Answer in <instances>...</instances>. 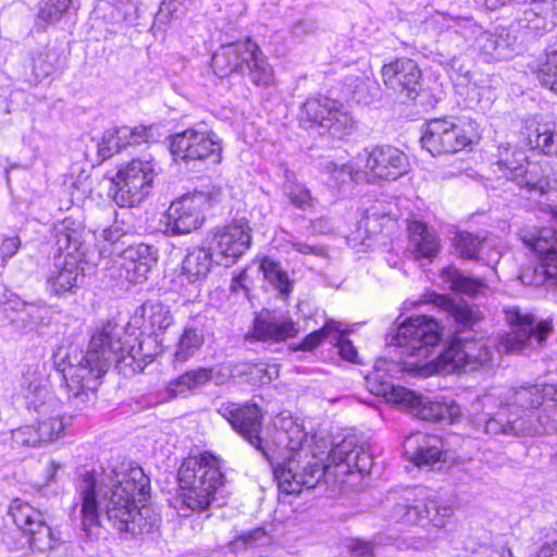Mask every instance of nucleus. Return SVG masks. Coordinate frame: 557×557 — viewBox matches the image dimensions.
<instances>
[{
    "mask_svg": "<svg viewBox=\"0 0 557 557\" xmlns=\"http://www.w3.org/2000/svg\"><path fill=\"white\" fill-rule=\"evenodd\" d=\"M77 488L82 498V525L86 533L92 527L101 525V518L131 536L149 534L159 528V513L143 504L149 496L150 486L141 469L116 474L108 483H98L92 472H86Z\"/></svg>",
    "mask_w": 557,
    "mask_h": 557,
    "instance_id": "1",
    "label": "nucleus"
},
{
    "mask_svg": "<svg viewBox=\"0 0 557 557\" xmlns=\"http://www.w3.org/2000/svg\"><path fill=\"white\" fill-rule=\"evenodd\" d=\"M508 404L503 406L498 398L486 393L471 403V422L478 431L494 437H534L556 431L555 420L548 416L529 412L518 414L510 410L537 408L545 401L557 405V385H523L509 392Z\"/></svg>",
    "mask_w": 557,
    "mask_h": 557,
    "instance_id": "2",
    "label": "nucleus"
},
{
    "mask_svg": "<svg viewBox=\"0 0 557 557\" xmlns=\"http://www.w3.org/2000/svg\"><path fill=\"white\" fill-rule=\"evenodd\" d=\"M122 334L123 326L108 321L92 335L86 352L69 356L63 375L71 393L69 399L74 408L83 410L92 405L101 377L109 367L124 361Z\"/></svg>",
    "mask_w": 557,
    "mask_h": 557,
    "instance_id": "3",
    "label": "nucleus"
},
{
    "mask_svg": "<svg viewBox=\"0 0 557 557\" xmlns=\"http://www.w3.org/2000/svg\"><path fill=\"white\" fill-rule=\"evenodd\" d=\"M428 301L456 322L455 335L440 356L442 362L449 368L448 371H474L492 361L493 352L486 342L470 334L482 320L481 312L474 306L440 294H431Z\"/></svg>",
    "mask_w": 557,
    "mask_h": 557,
    "instance_id": "4",
    "label": "nucleus"
},
{
    "mask_svg": "<svg viewBox=\"0 0 557 557\" xmlns=\"http://www.w3.org/2000/svg\"><path fill=\"white\" fill-rule=\"evenodd\" d=\"M211 67L220 77H226L234 72L248 76L250 82L259 87L274 85V74L267 57L259 46L246 39L221 46L212 55Z\"/></svg>",
    "mask_w": 557,
    "mask_h": 557,
    "instance_id": "5",
    "label": "nucleus"
},
{
    "mask_svg": "<svg viewBox=\"0 0 557 557\" xmlns=\"http://www.w3.org/2000/svg\"><path fill=\"white\" fill-rule=\"evenodd\" d=\"M184 503L193 510L209 507L215 491L223 484L220 460L208 453L186 459L178 470Z\"/></svg>",
    "mask_w": 557,
    "mask_h": 557,
    "instance_id": "6",
    "label": "nucleus"
},
{
    "mask_svg": "<svg viewBox=\"0 0 557 557\" xmlns=\"http://www.w3.org/2000/svg\"><path fill=\"white\" fill-rule=\"evenodd\" d=\"M437 321L425 315H417L401 323L393 338L404 358H414L411 364H419L431 357L441 341Z\"/></svg>",
    "mask_w": 557,
    "mask_h": 557,
    "instance_id": "7",
    "label": "nucleus"
},
{
    "mask_svg": "<svg viewBox=\"0 0 557 557\" xmlns=\"http://www.w3.org/2000/svg\"><path fill=\"white\" fill-rule=\"evenodd\" d=\"M326 466L311 449H300L274 469L278 488L285 494H299L313 488L325 474Z\"/></svg>",
    "mask_w": 557,
    "mask_h": 557,
    "instance_id": "8",
    "label": "nucleus"
},
{
    "mask_svg": "<svg viewBox=\"0 0 557 557\" xmlns=\"http://www.w3.org/2000/svg\"><path fill=\"white\" fill-rule=\"evenodd\" d=\"M505 313L511 327L499 341V348L505 352L520 354L542 347L553 332L550 322H536L533 315L521 314L516 308L508 309Z\"/></svg>",
    "mask_w": 557,
    "mask_h": 557,
    "instance_id": "9",
    "label": "nucleus"
},
{
    "mask_svg": "<svg viewBox=\"0 0 557 557\" xmlns=\"http://www.w3.org/2000/svg\"><path fill=\"white\" fill-rule=\"evenodd\" d=\"M367 383L372 394L384 397L388 403L398 405L423 420L443 421L446 419V405L430 401L406 387L383 381L379 373L369 375Z\"/></svg>",
    "mask_w": 557,
    "mask_h": 557,
    "instance_id": "10",
    "label": "nucleus"
},
{
    "mask_svg": "<svg viewBox=\"0 0 557 557\" xmlns=\"http://www.w3.org/2000/svg\"><path fill=\"white\" fill-rule=\"evenodd\" d=\"M9 515L32 549L48 553L47 557H52L51 553L61 545V541L46 523L40 510L27 502L15 498L10 504Z\"/></svg>",
    "mask_w": 557,
    "mask_h": 557,
    "instance_id": "11",
    "label": "nucleus"
},
{
    "mask_svg": "<svg viewBox=\"0 0 557 557\" xmlns=\"http://www.w3.org/2000/svg\"><path fill=\"white\" fill-rule=\"evenodd\" d=\"M153 165L148 160L134 159L120 169L113 178L116 190L113 200L119 207L138 206L149 194L153 182Z\"/></svg>",
    "mask_w": 557,
    "mask_h": 557,
    "instance_id": "12",
    "label": "nucleus"
},
{
    "mask_svg": "<svg viewBox=\"0 0 557 557\" xmlns=\"http://www.w3.org/2000/svg\"><path fill=\"white\" fill-rule=\"evenodd\" d=\"M472 143L457 119H433L426 123L421 144L432 156L456 153Z\"/></svg>",
    "mask_w": 557,
    "mask_h": 557,
    "instance_id": "13",
    "label": "nucleus"
},
{
    "mask_svg": "<svg viewBox=\"0 0 557 557\" xmlns=\"http://www.w3.org/2000/svg\"><path fill=\"white\" fill-rule=\"evenodd\" d=\"M218 411L236 432L259 450L268 461L272 462L273 449L260 436L263 416L257 405L240 406L228 403L222 404Z\"/></svg>",
    "mask_w": 557,
    "mask_h": 557,
    "instance_id": "14",
    "label": "nucleus"
},
{
    "mask_svg": "<svg viewBox=\"0 0 557 557\" xmlns=\"http://www.w3.org/2000/svg\"><path fill=\"white\" fill-rule=\"evenodd\" d=\"M211 206V197L203 191L186 194L171 203L168 209L166 232L171 235H186L198 230L203 212Z\"/></svg>",
    "mask_w": 557,
    "mask_h": 557,
    "instance_id": "15",
    "label": "nucleus"
},
{
    "mask_svg": "<svg viewBox=\"0 0 557 557\" xmlns=\"http://www.w3.org/2000/svg\"><path fill=\"white\" fill-rule=\"evenodd\" d=\"M302 112L333 138L344 139L356 128L350 114L335 100L326 97L308 99L302 106Z\"/></svg>",
    "mask_w": 557,
    "mask_h": 557,
    "instance_id": "16",
    "label": "nucleus"
},
{
    "mask_svg": "<svg viewBox=\"0 0 557 557\" xmlns=\"http://www.w3.org/2000/svg\"><path fill=\"white\" fill-rule=\"evenodd\" d=\"M171 152L176 159L186 163L210 158L213 163H220L222 159L221 140L212 131L200 132L187 128L174 135L171 141Z\"/></svg>",
    "mask_w": 557,
    "mask_h": 557,
    "instance_id": "17",
    "label": "nucleus"
},
{
    "mask_svg": "<svg viewBox=\"0 0 557 557\" xmlns=\"http://www.w3.org/2000/svg\"><path fill=\"white\" fill-rule=\"evenodd\" d=\"M381 75L386 89L398 96L401 101L412 100L418 96L422 73L412 59L401 58L385 64Z\"/></svg>",
    "mask_w": 557,
    "mask_h": 557,
    "instance_id": "18",
    "label": "nucleus"
},
{
    "mask_svg": "<svg viewBox=\"0 0 557 557\" xmlns=\"http://www.w3.org/2000/svg\"><path fill=\"white\" fill-rule=\"evenodd\" d=\"M451 513L453 510L450 507L440 506L434 499L421 498L414 499L412 504H396L393 508L391 519L396 522L416 524L423 528L430 524L435 528H443Z\"/></svg>",
    "mask_w": 557,
    "mask_h": 557,
    "instance_id": "19",
    "label": "nucleus"
},
{
    "mask_svg": "<svg viewBox=\"0 0 557 557\" xmlns=\"http://www.w3.org/2000/svg\"><path fill=\"white\" fill-rule=\"evenodd\" d=\"M498 171L520 187L535 189L541 184V176L536 164L528 161L523 149L512 147L509 144L498 148Z\"/></svg>",
    "mask_w": 557,
    "mask_h": 557,
    "instance_id": "20",
    "label": "nucleus"
},
{
    "mask_svg": "<svg viewBox=\"0 0 557 557\" xmlns=\"http://www.w3.org/2000/svg\"><path fill=\"white\" fill-rule=\"evenodd\" d=\"M48 391L45 386L36 385L26 396L29 408L38 413L37 426L41 433L44 443L55 441L64 431L67 422L65 417L55 412L53 399L47 401Z\"/></svg>",
    "mask_w": 557,
    "mask_h": 557,
    "instance_id": "21",
    "label": "nucleus"
},
{
    "mask_svg": "<svg viewBox=\"0 0 557 557\" xmlns=\"http://www.w3.org/2000/svg\"><path fill=\"white\" fill-rule=\"evenodd\" d=\"M213 240L215 250L221 256L225 265L233 264L251 244V228L244 220L216 228Z\"/></svg>",
    "mask_w": 557,
    "mask_h": 557,
    "instance_id": "22",
    "label": "nucleus"
},
{
    "mask_svg": "<svg viewBox=\"0 0 557 557\" xmlns=\"http://www.w3.org/2000/svg\"><path fill=\"white\" fill-rule=\"evenodd\" d=\"M366 169L377 178L395 181L409 170L407 156L393 146H376L368 152Z\"/></svg>",
    "mask_w": 557,
    "mask_h": 557,
    "instance_id": "23",
    "label": "nucleus"
},
{
    "mask_svg": "<svg viewBox=\"0 0 557 557\" xmlns=\"http://www.w3.org/2000/svg\"><path fill=\"white\" fill-rule=\"evenodd\" d=\"M530 245L540 255L541 263L533 270H524L520 275L521 281L536 286H557V238L548 243L543 237H537Z\"/></svg>",
    "mask_w": 557,
    "mask_h": 557,
    "instance_id": "24",
    "label": "nucleus"
},
{
    "mask_svg": "<svg viewBox=\"0 0 557 557\" xmlns=\"http://www.w3.org/2000/svg\"><path fill=\"white\" fill-rule=\"evenodd\" d=\"M519 28L542 35L557 26V2L554 0H530L517 17Z\"/></svg>",
    "mask_w": 557,
    "mask_h": 557,
    "instance_id": "25",
    "label": "nucleus"
},
{
    "mask_svg": "<svg viewBox=\"0 0 557 557\" xmlns=\"http://www.w3.org/2000/svg\"><path fill=\"white\" fill-rule=\"evenodd\" d=\"M298 330L289 318L283 315H259L252 330L245 336L247 341L282 342L296 336Z\"/></svg>",
    "mask_w": 557,
    "mask_h": 557,
    "instance_id": "26",
    "label": "nucleus"
},
{
    "mask_svg": "<svg viewBox=\"0 0 557 557\" xmlns=\"http://www.w3.org/2000/svg\"><path fill=\"white\" fill-rule=\"evenodd\" d=\"M83 277V269L76 257L66 255L55 260L47 282L53 294L63 295L74 293Z\"/></svg>",
    "mask_w": 557,
    "mask_h": 557,
    "instance_id": "27",
    "label": "nucleus"
},
{
    "mask_svg": "<svg viewBox=\"0 0 557 557\" xmlns=\"http://www.w3.org/2000/svg\"><path fill=\"white\" fill-rule=\"evenodd\" d=\"M409 246L412 258L417 261L426 259L432 261L441 250L440 239L435 232L431 231L421 221L408 223Z\"/></svg>",
    "mask_w": 557,
    "mask_h": 557,
    "instance_id": "28",
    "label": "nucleus"
},
{
    "mask_svg": "<svg viewBox=\"0 0 557 557\" xmlns=\"http://www.w3.org/2000/svg\"><path fill=\"white\" fill-rule=\"evenodd\" d=\"M405 449L418 467L429 466L440 460L443 443L436 435L414 433L406 438Z\"/></svg>",
    "mask_w": 557,
    "mask_h": 557,
    "instance_id": "29",
    "label": "nucleus"
},
{
    "mask_svg": "<svg viewBox=\"0 0 557 557\" xmlns=\"http://www.w3.org/2000/svg\"><path fill=\"white\" fill-rule=\"evenodd\" d=\"M527 128L530 145L546 156L557 157V121H528Z\"/></svg>",
    "mask_w": 557,
    "mask_h": 557,
    "instance_id": "30",
    "label": "nucleus"
},
{
    "mask_svg": "<svg viewBox=\"0 0 557 557\" xmlns=\"http://www.w3.org/2000/svg\"><path fill=\"white\" fill-rule=\"evenodd\" d=\"M487 244L488 240L486 237H481L466 231L456 232L451 238V246L458 257L468 260L482 261L485 264H490V262L493 261L490 256L485 258L481 255L483 248Z\"/></svg>",
    "mask_w": 557,
    "mask_h": 557,
    "instance_id": "31",
    "label": "nucleus"
},
{
    "mask_svg": "<svg viewBox=\"0 0 557 557\" xmlns=\"http://www.w3.org/2000/svg\"><path fill=\"white\" fill-rule=\"evenodd\" d=\"M307 438V434L304 429L296 423L294 420L289 419L287 421H283V425L276 428L273 435V445H269L273 449V454L276 449H287L292 454L300 449H310L309 447H305L304 443ZM274 457L272 458V460Z\"/></svg>",
    "mask_w": 557,
    "mask_h": 557,
    "instance_id": "32",
    "label": "nucleus"
},
{
    "mask_svg": "<svg viewBox=\"0 0 557 557\" xmlns=\"http://www.w3.org/2000/svg\"><path fill=\"white\" fill-rule=\"evenodd\" d=\"M211 267V250L209 248L196 247L186 255L182 269L189 280H197L207 276Z\"/></svg>",
    "mask_w": 557,
    "mask_h": 557,
    "instance_id": "33",
    "label": "nucleus"
},
{
    "mask_svg": "<svg viewBox=\"0 0 557 557\" xmlns=\"http://www.w3.org/2000/svg\"><path fill=\"white\" fill-rule=\"evenodd\" d=\"M209 367H200L186 371L168 385V392L177 396L194 388H199L211 381Z\"/></svg>",
    "mask_w": 557,
    "mask_h": 557,
    "instance_id": "34",
    "label": "nucleus"
},
{
    "mask_svg": "<svg viewBox=\"0 0 557 557\" xmlns=\"http://www.w3.org/2000/svg\"><path fill=\"white\" fill-rule=\"evenodd\" d=\"M203 334L195 327H186L181 334L173 355L174 366L188 361L202 346Z\"/></svg>",
    "mask_w": 557,
    "mask_h": 557,
    "instance_id": "35",
    "label": "nucleus"
},
{
    "mask_svg": "<svg viewBox=\"0 0 557 557\" xmlns=\"http://www.w3.org/2000/svg\"><path fill=\"white\" fill-rule=\"evenodd\" d=\"M441 277L446 284H448L451 290L469 296L478 294L485 287L482 280L466 276L461 271L454 267L443 269Z\"/></svg>",
    "mask_w": 557,
    "mask_h": 557,
    "instance_id": "36",
    "label": "nucleus"
},
{
    "mask_svg": "<svg viewBox=\"0 0 557 557\" xmlns=\"http://www.w3.org/2000/svg\"><path fill=\"white\" fill-rule=\"evenodd\" d=\"M124 333L122 334V336ZM154 343L153 339L148 338L139 343L138 348L134 346H128L125 341L122 339V345L124 346V361L120 363H125L134 369V371H143L145 367L151 362L159 354V350L150 351L149 347Z\"/></svg>",
    "mask_w": 557,
    "mask_h": 557,
    "instance_id": "37",
    "label": "nucleus"
},
{
    "mask_svg": "<svg viewBox=\"0 0 557 557\" xmlns=\"http://www.w3.org/2000/svg\"><path fill=\"white\" fill-rule=\"evenodd\" d=\"M264 278L281 294L288 295L290 293V281L287 273L281 265L272 259L264 257L259 267Z\"/></svg>",
    "mask_w": 557,
    "mask_h": 557,
    "instance_id": "38",
    "label": "nucleus"
},
{
    "mask_svg": "<svg viewBox=\"0 0 557 557\" xmlns=\"http://www.w3.org/2000/svg\"><path fill=\"white\" fill-rule=\"evenodd\" d=\"M123 258L126 262L154 267L158 260L157 250L147 244L129 245L123 250Z\"/></svg>",
    "mask_w": 557,
    "mask_h": 557,
    "instance_id": "39",
    "label": "nucleus"
},
{
    "mask_svg": "<svg viewBox=\"0 0 557 557\" xmlns=\"http://www.w3.org/2000/svg\"><path fill=\"white\" fill-rule=\"evenodd\" d=\"M327 172L333 175V178L341 185L347 183H360L366 180V173L357 169L351 163L337 164L335 162H329L325 165Z\"/></svg>",
    "mask_w": 557,
    "mask_h": 557,
    "instance_id": "40",
    "label": "nucleus"
},
{
    "mask_svg": "<svg viewBox=\"0 0 557 557\" xmlns=\"http://www.w3.org/2000/svg\"><path fill=\"white\" fill-rule=\"evenodd\" d=\"M59 61V54L55 50L46 49L38 51L33 55V72L36 77L44 78L49 76L55 69Z\"/></svg>",
    "mask_w": 557,
    "mask_h": 557,
    "instance_id": "41",
    "label": "nucleus"
},
{
    "mask_svg": "<svg viewBox=\"0 0 557 557\" xmlns=\"http://www.w3.org/2000/svg\"><path fill=\"white\" fill-rule=\"evenodd\" d=\"M269 535L263 528H256L253 530L242 533L228 543V547L233 552L252 548L267 543Z\"/></svg>",
    "mask_w": 557,
    "mask_h": 557,
    "instance_id": "42",
    "label": "nucleus"
},
{
    "mask_svg": "<svg viewBox=\"0 0 557 557\" xmlns=\"http://www.w3.org/2000/svg\"><path fill=\"white\" fill-rule=\"evenodd\" d=\"M537 78L543 86L557 95V52L548 54L546 61L540 65Z\"/></svg>",
    "mask_w": 557,
    "mask_h": 557,
    "instance_id": "43",
    "label": "nucleus"
},
{
    "mask_svg": "<svg viewBox=\"0 0 557 557\" xmlns=\"http://www.w3.org/2000/svg\"><path fill=\"white\" fill-rule=\"evenodd\" d=\"M12 441L17 446L35 447L44 443L37 424L24 425L12 432Z\"/></svg>",
    "mask_w": 557,
    "mask_h": 557,
    "instance_id": "44",
    "label": "nucleus"
},
{
    "mask_svg": "<svg viewBox=\"0 0 557 557\" xmlns=\"http://www.w3.org/2000/svg\"><path fill=\"white\" fill-rule=\"evenodd\" d=\"M148 321L153 330L164 331L173 324V315L163 304L157 302L149 306Z\"/></svg>",
    "mask_w": 557,
    "mask_h": 557,
    "instance_id": "45",
    "label": "nucleus"
},
{
    "mask_svg": "<svg viewBox=\"0 0 557 557\" xmlns=\"http://www.w3.org/2000/svg\"><path fill=\"white\" fill-rule=\"evenodd\" d=\"M461 23L466 24L467 22L446 13H436L426 20L425 25L428 29L435 34L443 35L446 33L450 34L451 28L459 26Z\"/></svg>",
    "mask_w": 557,
    "mask_h": 557,
    "instance_id": "46",
    "label": "nucleus"
},
{
    "mask_svg": "<svg viewBox=\"0 0 557 557\" xmlns=\"http://www.w3.org/2000/svg\"><path fill=\"white\" fill-rule=\"evenodd\" d=\"M284 193L289 202L300 210H307L313 207L314 200L311 196V193L302 185L285 186Z\"/></svg>",
    "mask_w": 557,
    "mask_h": 557,
    "instance_id": "47",
    "label": "nucleus"
},
{
    "mask_svg": "<svg viewBox=\"0 0 557 557\" xmlns=\"http://www.w3.org/2000/svg\"><path fill=\"white\" fill-rule=\"evenodd\" d=\"M124 147L119 128L108 129L99 144V154L102 159H109L120 152Z\"/></svg>",
    "mask_w": 557,
    "mask_h": 557,
    "instance_id": "48",
    "label": "nucleus"
},
{
    "mask_svg": "<svg viewBox=\"0 0 557 557\" xmlns=\"http://www.w3.org/2000/svg\"><path fill=\"white\" fill-rule=\"evenodd\" d=\"M373 83L363 76H348L346 78V85L351 89L354 99L357 102H369L371 99V85Z\"/></svg>",
    "mask_w": 557,
    "mask_h": 557,
    "instance_id": "49",
    "label": "nucleus"
},
{
    "mask_svg": "<svg viewBox=\"0 0 557 557\" xmlns=\"http://www.w3.org/2000/svg\"><path fill=\"white\" fill-rule=\"evenodd\" d=\"M71 4V0H45L39 10V17L49 23L60 20Z\"/></svg>",
    "mask_w": 557,
    "mask_h": 557,
    "instance_id": "50",
    "label": "nucleus"
},
{
    "mask_svg": "<svg viewBox=\"0 0 557 557\" xmlns=\"http://www.w3.org/2000/svg\"><path fill=\"white\" fill-rule=\"evenodd\" d=\"M372 456L362 446H355L348 468L350 470L355 469L360 473H368L372 468Z\"/></svg>",
    "mask_w": 557,
    "mask_h": 557,
    "instance_id": "51",
    "label": "nucleus"
},
{
    "mask_svg": "<svg viewBox=\"0 0 557 557\" xmlns=\"http://www.w3.org/2000/svg\"><path fill=\"white\" fill-rule=\"evenodd\" d=\"M355 445L350 441H343L334 446L329 453V459L334 465L346 463L349 467L350 457Z\"/></svg>",
    "mask_w": 557,
    "mask_h": 557,
    "instance_id": "52",
    "label": "nucleus"
},
{
    "mask_svg": "<svg viewBox=\"0 0 557 557\" xmlns=\"http://www.w3.org/2000/svg\"><path fill=\"white\" fill-rule=\"evenodd\" d=\"M123 139L124 147L139 145L148 137L147 128L144 126H121L117 127Z\"/></svg>",
    "mask_w": 557,
    "mask_h": 557,
    "instance_id": "53",
    "label": "nucleus"
},
{
    "mask_svg": "<svg viewBox=\"0 0 557 557\" xmlns=\"http://www.w3.org/2000/svg\"><path fill=\"white\" fill-rule=\"evenodd\" d=\"M123 268L126 272V280L132 284H138L148 278V274L153 267L124 261Z\"/></svg>",
    "mask_w": 557,
    "mask_h": 557,
    "instance_id": "54",
    "label": "nucleus"
},
{
    "mask_svg": "<svg viewBox=\"0 0 557 557\" xmlns=\"http://www.w3.org/2000/svg\"><path fill=\"white\" fill-rule=\"evenodd\" d=\"M102 237L104 242L111 244V245H119L125 246L128 244V239L131 237V234L125 231L121 225H112L102 232Z\"/></svg>",
    "mask_w": 557,
    "mask_h": 557,
    "instance_id": "55",
    "label": "nucleus"
},
{
    "mask_svg": "<svg viewBox=\"0 0 557 557\" xmlns=\"http://www.w3.org/2000/svg\"><path fill=\"white\" fill-rule=\"evenodd\" d=\"M209 370L211 371V381H214L216 385H223L227 383L230 379H234L232 362H223L209 368Z\"/></svg>",
    "mask_w": 557,
    "mask_h": 557,
    "instance_id": "56",
    "label": "nucleus"
},
{
    "mask_svg": "<svg viewBox=\"0 0 557 557\" xmlns=\"http://www.w3.org/2000/svg\"><path fill=\"white\" fill-rule=\"evenodd\" d=\"M334 339L343 359L354 362L357 358V350L352 343L344 337L343 334L336 335Z\"/></svg>",
    "mask_w": 557,
    "mask_h": 557,
    "instance_id": "57",
    "label": "nucleus"
},
{
    "mask_svg": "<svg viewBox=\"0 0 557 557\" xmlns=\"http://www.w3.org/2000/svg\"><path fill=\"white\" fill-rule=\"evenodd\" d=\"M271 370L262 363H252L251 384H267L272 381Z\"/></svg>",
    "mask_w": 557,
    "mask_h": 557,
    "instance_id": "58",
    "label": "nucleus"
},
{
    "mask_svg": "<svg viewBox=\"0 0 557 557\" xmlns=\"http://www.w3.org/2000/svg\"><path fill=\"white\" fill-rule=\"evenodd\" d=\"M318 25L314 21L299 20L290 27V33L296 37H304L315 33Z\"/></svg>",
    "mask_w": 557,
    "mask_h": 557,
    "instance_id": "59",
    "label": "nucleus"
},
{
    "mask_svg": "<svg viewBox=\"0 0 557 557\" xmlns=\"http://www.w3.org/2000/svg\"><path fill=\"white\" fill-rule=\"evenodd\" d=\"M290 246L293 250L302 255H313L318 257H324L326 255L324 247L320 245H311L301 242H292Z\"/></svg>",
    "mask_w": 557,
    "mask_h": 557,
    "instance_id": "60",
    "label": "nucleus"
},
{
    "mask_svg": "<svg viewBox=\"0 0 557 557\" xmlns=\"http://www.w3.org/2000/svg\"><path fill=\"white\" fill-rule=\"evenodd\" d=\"M323 331H314L307 335L296 349L312 350L324 339Z\"/></svg>",
    "mask_w": 557,
    "mask_h": 557,
    "instance_id": "61",
    "label": "nucleus"
},
{
    "mask_svg": "<svg viewBox=\"0 0 557 557\" xmlns=\"http://www.w3.org/2000/svg\"><path fill=\"white\" fill-rule=\"evenodd\" d=\"M21 245L20 238L17 236L4 238L1 246L0 252L2 253V258H11L16 253Z\"/></svg>",
    "mask_w": 557,
    "mask_h": 557,
    "instance_id": "62",
    "label": "nucleus"
},
{
    "mask_svg": "<svg viewBox=\"0 0 557 557\" xmlns=\"http://www.w3.org/2000/svg\"><path fill=\"white\" fill-rule=\"evenodd\" d=\"M349 548L355 556L370 557L373 554L374 546L371 542L356 540L349 545Z\"/></svg>",
    "mask_w": 557,
    "mask_h": 557,
    "instance_id": "63",
    "label": "nucleus"
},
{
    "mask_svg": "<svg viewBox=\"0 0 557 557\" xmlns=\"http://www.w3.org/2000/svg\"><path fill=\"white\" fill-rule=\"evenodd\" d=\"M533 557H557V536L545 541Z\"/></svg>",
    "mask_w": 557,
    "mask_h": 557,
    "instance_id": "64",
    "label": "nucleus"
}]
</instances>
